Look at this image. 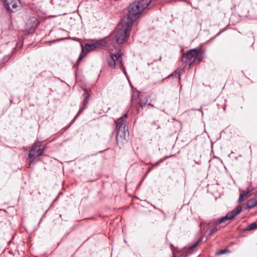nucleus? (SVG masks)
Segmentation results:
<instances>
[{"instance_id": "1", "label": "nucleus", "mask_w": 257, "mask_h": 257, "mask_svg": "<svg viewBox=\"0 0 257 257\" xmlns=\"http://www.w3.org/2000/svg\"><path fill=\"white\" fill-rule=\"evenodd\" d=\"M132 24L123 19L117 25L114 33L109 36V41L115 38V42L117 44H122L125 42L130 36Z\"/></svg>"}, {"instance_id": "2", "label": "nucleus", "mask_w": 257, "mask_h": 257, "mask_svg": "<svg viewBox=\"0 0 257 257\" xmlns=\"http://www.w3.org/2000/svg\"><path fill=\"white\" fill-rule=\"evenodd\" d=\"M151 0H136L128 7V14L123 19L133 24L151 3Z\"/></svg>"}, {"instance_id": "3", "label": "nucleus", "mask_w": 257, "mask_h": 257, "mask_svg": "<svg viewBox=\"0 0 257 257\" xmlns=\"http://www.w3.org/2000/svg\"><path fill=\"white\" fill-rule=\"evenodd\" d=\"M121 55L122 54L120 52L115 54L111 53L110 57L107 59V62L110 67L115 69L120 68L126 75V71L122 64Z\"/></svg>"}, {"instance_id": "4", "label": "nucleus", "mask_w": 257, "mask_h": 257, "mask_svg": "<svg viewBox=\"0 0 257 257\" xmlns=\"http://www.w3.org/2000/svg\"><path fill=\"white\" fill-rule=\"evenodd\" d=\"M115 130L117 131L116 141L118 143L120 138H124L126 132L128 131V127L126 124V121L123 117H120L115 120Z\"/></svg>"}, {"instance_id": "5", "label": "nucleus", "mask_w": 257, "mask_h": 257, "mask_svg": "<svg viewBox=\"0 0 257 257\" xmlns=\"http://www.w3.org/2000/svg\"><path fill=\"white\" fill-rule=\"evenodd\" d=\"M44 152V148L41 145L36 144H33L32 146L31 149L29 151L28 160L30 164L33 163L34 159L38 157L41 156Z\"/></svg>"}, {"instance_id": "6", "label": "nucleus", "mask_w": 257, "mask_h": 257, "mask_svg": "<svg viewBox=\"0 0 257 257\" xmlns=\"http://www.w3.org/2000/svg\"><path fill=\"white\" fill-rule=\"evenodd\" d=\"M241 206L240 205L237 206L235 209H233L230 212H228L225 216H223L218 219V222L219 223L225 222L229 219L233 218L239 214L241 211Z\"/></svg>"}, {"instance_id": "7", "label": "nucleus", "mask_w": 257, "mask_h": 257, "mask_svg": "<svg viewBox=\"0 0 257 257\" xmlns=\"http://www.w3.org/2000/svg\"><path fill=\"white\" fill-rule=\"evenodd\" d=\"M196 55H197V50L196 49H191L188 51V52L182 56V61L184 63H187L188 61H190L189 65L190 66L192 63V62L193 58H195Z\"/></svg>"}, {"instance_id": "8", "label": "nucleus", "mask_w": 257, "mask_h": 257, "mask_svg": "<svg viewBox=\"0 0 257 257\" xmlns=\"http://www.w3.org/2000/svg\"><path fill=\"white\" fill-rule=\"evenodd\" d=\"M5 3L6 8L12 12L17 11L20 4L19 0H5Z\"/></svg>"}, {"instance_id": "9", "label": "nucleus", "mask_w": 257, "mask_h": 257, "mask_svg": "<svg viewBox=\"0 0 257 257\" xmlns=\"http://www.w3.org/2000/svg\"><path fill=\"white\" fill-rule=\"evenodd\" d=\"M104 43V42L102 41H92L89 43H87L85 45V49L87 51L93 50L94 49H95L96 48H99L100 46H103Z\"/></svg>"}, {"instance_id": "10", "label": "nucleus", "mask_w": 257, "mask_h": 257, "mask_svg": "<svg viewBox=\"0 0 257 257\" xmlns=\"http://www.w3.org/2000/svg\"><path fill=\"white\" fill-rule=\"evenodd\" d=\"M83 96L84 97V99L82 101V106L79 109L78 112H77V114L75 116V117L73 118V119L72 121V122H74L76 118L79 115V114L83 111V110L85 109V106L88 104V100L90 97V95L89 94H88L87 92H85L83 94Z\"/></svg>"}, {"instance_id": "11", "label": "nucleus", "mask_w": 257, "mask_h": 257, "mask_svg": "<svg viewBox=\"0 0 257 257\" xmlns=\"http://www.w3.org/2000/svg\"><path fill=\"white\" fill-rule=\"evenodd\" d=\"M257 205V200L252 198L247 201L246 206L247 208H251Z\"/></svg>"}, {"instance_id": "12", "label": "nucleus", "mask_w": 257, "mask_h": 257, "mask_svg": "<svg viewBox=\"0 0 257 257\" xmlns=\"http://www.w3.org/2000/svg\"><path fill=\"white\" fill-rule=\"evenodd\" d=\"M202 55L200 54L199 52L197 51V55H196L195 58H193V59L192 61V62H195L196 60H198V62L199 63L202 60Z\"/></svg>"}, {"instance_id": "13", "label": "nucleus", "mask_w": 257, "mask_h": 257, "mask_svg": "<svg viewBox=\"0 0 257 257\" xmlns=\"http://www.w3.org/2000/svg\"><path fill=\"white\" fill-rule=\"evenodd\" d=\"M257 228V224L255 222L249 224L246 228L247 230H251Z\"/></svg>"}, {"instance_id": "14", "label": "nucleus", "mask_w": 257, "mask_h": 257, "mask_svg": "<svg viewBox=\"0 0 257 257\" xmlns=\"http://www.w3.org/2000/svg\"><path fill=\"white\" fill-rule=\"evenodd\" d=\"M200 240H199L197 242L195 243L194 244L191 245L188 249V253H190L192 252L193 250L198 245L199 242H200Z\"/></svg>"}, {"instance_id": "15", "label": "nucleus", "mask_w": 257, "mask_h": 257, "mask_svg": "<svg viewBox=\"0 0 257 257\" xmlns=\"http://www.w3.org/2000/svg\"><path fill=\"white\" fill-rule=\"evenodd\" d=\"M228 252H229V251L226 249H220L216 252V254L217 255H220V254H223L226 253Z\"/></svg>"}, {"instance_id": "16", "label": "nucleus", "mask_w": 257, "mask_h": 257, "mask_svg": "<svg viewBox=\"0 0 257 257\" xmlns=\"http://www.w3.org/2000/svg\"><path fill=\"white\" fill-rule=\"evenodd\" d=\"M244 198V191H242L239 195L238 202H241L243 201Z\"/></svg>"}, {"instance_id": "17", "label": "nucleus", "mask_w": 257, "mask_h": 257, "mask_svg": "<svg viewBox=\"0 0 257 257\" xmlns=\"http://www.w3.org/2000/svg\"><path fill=\"white\" fill-rule=\"evenodd\" d=\"M218 228L217 227H214L212 229H211V230L210 231V232L208 234V235L209 236H211L212 235V234H213L214 232H215L216 231L218 230Z\"/></svg>"}, {"instance_id": "18", "label": "nucleus", "mask_w": 257, "mask_h": 257, "mask_svg": "<svg viewBox=\"0 0 257 257\" xmlns=\"http://www.w3.org/2000/svg\"><path fill=\"white\" fill-rule=\"evenodd\" d=\"M146 102H147V101H146L145 102H140V104H139L140 106L142 109H143L146 106V105H147Z\"/></svg>"}, {"instance_id": "19", "label": "nucleus", "mask_w": 257, "mask_h": 257, "mask_svg": "<svg viewBox=\"0 0 257 257\" xmlns=\"http://www.w3.org/2000/svg\"><path fill=\"white\" fill-rule=\"evenodd\" d=\"M244 198H247L248 197V194L250 192V190L249 189H247L246 191H244Z\"/></svg>"}, {"instance_id": "20", "label": "nucleus", "mask_w": 257, "mask_h": 257, "mask_svg": "<svg viewBox=\"0 0 257 257\" xmlns=\"http://www.w3.org/2000/svg\"><path fill=\"white\" fill-rule=\"evenodd\" d=\"M82 58H83V56H82V54H81L79 56V58H78V60H77V63H76V64H77V63H78V62H79V61L82 59Z\"/></svg>"}, {"instance_id": "21", "label": "nucleus", "mask_w": 257, "mask_h": 257, "mask_svg": "<svg viewBox=\"0 0 257 257\" xmlns=\"http://www.w3.org/2000/svg\"><path fill=\"white\" fill-rule=\"evenodd\" d=\"M127 113H125V114L123 115V116H122L121 117H123V120H124V118L127 117Z\"/></svg>"}, {"instance_id": "22", "label": "nucleus", "mask_w": 257, "mask_h": 257, "mask_svg": "<svg viewBox=\"0 0 257 257\" xmlns=\"http://www.w3.org/2000/svg\"><path fill=\"white\" fill-rule=\"evenodd\" d=\"M169 156L166 157L164 159L160 160V161H159V163L162 162L163 161H164L165 159H167V158H169Z\"/></svg>"}, {"instance_id": "23", "label": "nucleus", "mask_w": 257, "mask_h": 257, "mask_svg": "<svg viewBox=\"0 0 257 257\" xmlns=\"http://www.w3.org/2000/svg\"><path fill=\"white\" fill-rule=\"evenodd\" d=\"M147 105H148V106H152V107H153V106H153V105L151 104V103H148Z\"/></svg>"}, {"instance_id": "24", "label": "nucleus", "mask_w": 257, "mask_h": 257, "mask_svg": "<svg viewBox=\"0 0 257 257\" xmlns=\"http://www.w3.org/2000/svg\"><path fill=\"white\" fill-rule=\"evenodd\" d=\"M151 170V168H149L147 172V173H148Z\"/></svg>"}, {"instance_id": "25", "label": "nucleus", "mask_w": 257, "mask_h": 257, "mask_svg": "<svg viewBox=\"0 0 257 257\" xmlns=\"http://www.w3.org/2000/svg\"><path fill=\"white\" fill-rule=\"evenodd\" d=\"M178 78H179V79L180 80V74H179Z\"/></svg>"}, {"instance_id": "26", "label": "nucleus", "mask_w": 257, "mask_h": 257, "mask_svg": "<svg viewBox=\"0 0 257 257\" xmlns=\"http://www.w3.org/2000/svg\"><path fill=\"white\" fill-rule=\"evenodd\" d=\"M109 41L107 42V45H109Z\"/></svg>"}, {"instance_id": "27", "label": "nucleus", "mask_w": 257, "mask_h": 257, "mask_svg": "<svg viewBox=\"0 0 257 257\" xmlns=\"http://www.w3.org/2000/svg\"><path fill=\"white\" fill-rule=\"evenodd\" d=\"M153 123H154V124H156V122H155V121L153 122Z\"/></svg>"}]
</instances>
